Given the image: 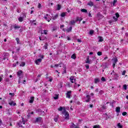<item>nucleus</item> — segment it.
<instances>
[{
	"label": "nucleus",
	"instance_id": "nucleus-32",
	"mask_svg": "<svg viewBox=\"0 0 128 128\" xmlns=\"http://www.w3.org/2000/svg\"><path fill=\"white\" fill-rule=\"evenodd\" d=\"M44 50H48V44H46L44 46Z\"/></svg>",
	"mask_w": 128,
	"mask_h": 128
},
{
	"label": "nucleus",
	"instance_id": "nucleus-19",
	"mask_svg": "<svg viewBox=\"0 0 128 128\" xmlns=\"http://www.w3.org/2000/svg\"><path fill=\"white\" fill-rule=\"evenodd\" d=\"M72 30V27L70 26V28L66 29V31L67 32H70Z\"/></svg>",
	"mask_w": 128,
	"mask_h": 128
},
{
	"label": "nucleus",
	"instance_id": "nucleus-54",
	"mask_svg": "<svg viewBox=\"0 0 128 128\" xmlns=\"http://www.w3.org/2000/svg\"><path fill=\"white\" fill-rule=\"evenodd\" d=\"M77 42H82V40H80V39H78V40H77Z\"/></svg>",
	"mask_w": 128,
	"mask_h": 128
},
{
	"label": "nucleus",
	"instance_id": "nucleus-60",
	"mask_svg": "<svg viewBox=\"0 0 128 128\" xmlns=\"http://www.w3.org/2000/svg\"><path fill=\"white\" fill-rule=\"evenodd\" d=\"M54 66H56V68H58V66H60V64H56Z\"/></svg>",
	"mask_w": 128,
	"mask_h": 128
},
{
	"label": "nucleus",
	"instance_id": "nucleus-34",
	"mask_svg": "<svg viewBox=\"0 0 128 128\" xmlns=\"http://www.w3.org/2000/svg\"><path fill=\"white\" fill-rule=\"evenodd\" d=\"M118 128H122V124H120V123H118Z\"/></svg>",
	"mask_w": 128,
	"mask_h": 128
},
{
	"label": "nucleus",
	"instance_id": "nucleus-2",
	"mask_svg": "<svg viewBox=\"0 0 128 128\" xmlns=\"http://www.w3.org/2000/svg\"><path fill=\"white\" fill-rule=\"evenodd\" d=\"M62 114H64L65 120H69V118H70V114H68V112L66 111V110L64 109L62 111Z\"/></svg>",
	"mask_w": 128,
	"mask_h": 128
},
{
	"label": "nucleus",
	"instance_id": "nucleus-47",
	"mask_svg": "<svg viewBox=\"0 0 128 128\" xmlns=\"http://www.w3.org/2000/svg\"><path fill=\"white\" fill-rule=\"evenodd\" d=\"M126 112H123L122 113V116H126Z\"/></svg>",
	"mask_w": 128,
	"mask_h": 128
},
{
	"label": "nucleus",
	"instance_id": "nucleus-56",
	"mask_svg": "<svg viewBox=\"0 0 128 128\" xmlns=\"http://www.w3.org/2000/svg\"><path fill=\"white\" fill-rule=\"evenodd\" d=\"M4 56H10V54H8V53H5Z\"/></svg>",
	"mask_w": 128,
	"mask_h": 128
},
{
	"label": "nucleus",
	"instance_id": "nucleus-10",
	"mask_svg": "<svg viewBox=\"0 0 128 128\" xmlns=\"http://www.w3.org/2000/svg\"><path fill=\"white\" fill-rule=\"evenodd\" d=\"M72 94V91H68L66 94V98H70V94Z\"/></svg>",
	"mask_w": 128,
	"mask_h": 128
},
{
	"label": "nucleus",
	"instance_id": "nucleus-33",
	"mask_svg": "<svg viewBox=\"0 0 128 128\" xmlns=\"http://www.w3.org/2000/svg\"><path fill=\"white\" fill-rule=\"evenodd\" d=\"M97 54H98V56H102V52H97Z\"/></svg>",
	"mask_w": 128,
	"mask_h": 128
},
{
	"label": "nucleus",
	"instance_id": "nucleus-21",
	"mask_svg": "<svg viewBox=\"0 0 128 128\" xmlns=\"http://www.w3.org/2000/svg\"><path fill=\"white\" fill-rule=\"evenodd\" d=\"M71 58H73V60H76V54H74L71 56Z\"/></svg>",
	"mask_w": 128,
	"mask_h": 128
},
{
	"label": "nucleus",
	"instance_id": "nucleus-38",
	"mask_svg": "<svg viewBox=\"0 0 128 128\" xmlns=\"http://www.w3.org/2000/svg\"><path fill=\"white\" fill-rule=\"evenodd\" d=\"M44 55H42V54H40L38 56V58H42V60L44 58Z\"/></svg>",
	"mask_w": 128,
	"mask_h": 128
},
{
	"label": "nucleus",
	"instance_id": "nucleus-40",
	"mask_svg": "<svg viewBox=\"0 0 128 128\" xmlns=\"http://www.w3.org/2000/svg\"><path fill=\"white\" fill-rule=\"evenodd\" d=\"M61 16H62V18H64V16H66V13H64V12L62 13V14H61Z\"/></svg>",
	"mask_w": 128,
	"mask_h": 128
},
{
	"label": "nucleus",
	"instance_id": "nucleus-58",
	"mask_svg": "<svg viewBox=\"0 0 128 128\" xmlns=\"http://www.w3.org/2000/svg\"><path fill=\"white\" fill-rule=\"evenodd\" d=\"M100 94H104V91H102V90H100Z\"/></svg>",
	"mask_w": 128,
	"mask_h": 128
},
{
	"label": "nucleus",
	"instance_id": "nucleus-16",
	"mask_svg": "<svg viewBox=\"0 0 128 128\" xmlns=\"http://www.w3.org/2000/svg\"><path fill=\"white\" fill-rule=\"evenodd\" d=\"M14 28L15 30H18L19 28H20V26H18V25H16V24H15V25L14 26Z\"/></svg>",
	"mask_w": 128,
	"mask_h": 128
},
{
	"label": "nucleus",
	"instance_id": "nucleus-53",
	"mask_svg": "<svg viewBox=\"0 0 128 128\" xmlns=\"http://www.w3.org/2000/svg\"><path fill=\"white\" fill-rule=\"evenodd\" d=\"M16 12H17L20 14V12H22V10H20V9H17Z\"/></svg>",
	"mask_w": 128,
	"mask_h": 128
},
{
	"label": "nucleus",
	"instance_id": "nucleus-24",
	"mask_svg": "<svg viewBox=\"0 0 128 128\" xmlns=\"http://www.w3.org/2000/svg\"><path fill=\"white\" fill-rule=\"evenodd\" d=\"M113 20H114V22H118V18H116L115 16H113Z\"/></svg>",
	"mask_w": 128,
	"mask_h": 128
},
{
	"label": "nucleus",
	"instance_id": "nucleus-8",
	"mask_svg": "<svg viewBox=\"0 0 128 128\" xmlns=\"http://www.w3.org/2000/svg\"><path fill=\"white\" fill-rule=\"evenodd\" d=\"M70 80L72 84H74V82H76V78H74V76H71Z\"/></svg>",
	"mask_w": 128,
	"mask_h": 128
},
{
	"label": "nucleus",
	"instance_id": "nucleus-29",
	"mask_svg": "<svg viewBox=\"0 0 128 128\" xmlns=\"http://www.w3.org/2000/svg\"><path fill=\"white\" fill-rule=\"evenodd\" d=\"M81 12H88V10L83 8L81 10Z\"/></svg>",
	"mask_w": 128,
	"mask_h": 128
},
{
	"label": "nucleus",
	"instance_id": "nucleus-31",
	"mask_svg": "<svg viewBox=\"0 0 128 128\" xmlns=\"http://www.w3.org/2000/svg\"><path fill=\"white\" fill-rule=\"evenodd\" d=\"M123 88L125 90H126L128 88V86H126V84H124L123 86Z\"/></svg>",
	"mask_w": 128,
	"mask_h": 128
},
{
	"label": "nucleus",
	"instance_id": "nucleus-64",
	"mask_svg": "<svg viewBox=\"0 0 128 128\" xmlns=\"http://www.w3.org/2000/svg\"><path fill=\"white\" fill-rule=\"evenodd\" d=\"M28 114H29V115H30V114H34V112H32L29 113Z\"/></svg>",
	"mask_w": 128,
	"mask_h": 128
},
{
	"label": "nucleus",
	"instance_id": "nucleus-63",
	"mask_svg": "<svg viewBox=\"0 0 128 128\" xmlns=\"http://www.w3.org/2000/svg\"><path fill=\"white\" fill-rule=\"evenodd\" d=\"M67 38L68 40H70V36H67Z\"/></svg>",
	"mask_w": 128,
	"mask_h": 128
},
{
	"label": "nucleus",
	"instance_id": "nucleus-35",
	"mask_svg": "<svg viewBox=\"0 0 128 128\" xmlns=\"http://www.w3.org/2000/svg\"><path fill=\"white\" fill-rule=\"evenodd\" d=\"M116 18H120V14H118V12H116L115 14Z\"/></svg>",
	"mask_w": 128,
	"mask_h": 128
},
{
	"label": "nucleus",
	"instance_id": "nucleus-52",
	"mask_svg": "<svg viewBox=\"0 0 128 128\" xmlns=\"http://www.w3.org/2000/svg\"><path fill=\"white\" fill-rule=\"evenodd\" d=\"M10 96H14V93H10Z\"/></svg>",
	"mask_w": 128,
	"mask_h": 128
},
{
	"label": "nucleus",
	"instance_id": "nucleus-17",
	"mask_svg": "<svg viewBox=\"0 0 128 128\" xmlns=\"http://www.w3.org/2000/svg\"><path fill=\"white\" fill-rule=\"evenodd\" d=\"M88 6H93L94 2L90 1L89 2H88Z\"/></svg>",
	"mask_w": 128,
	"mask_h": 128
},
{
	"label": "nucleus",
	"instance_id": "nucleus-9",
	"mask_svg": "<svg viewBox=\"0 0 128 128\" xmlns=\"http://www.w3.org/2000/svg\"><path fill=\"white\" fill-rule=\"evenodd\" d=\"M42 59L38 58L35 60V64L38 65L42 62Z\"/></svg>",
	"mask_w": 128,
	"mask_h": 128
},
{
	"label": "nucleus",
	"instance_id": "nucleus-46",
	"mask_svg": "<svg viewBox=\"0 0 128 128\" xmlns=\"http://www.w3.org/2000/svg\"><path fill=\"white\" fill-rule=\"evenodd\" d=\"M94 34V30H91L90 31V34Z\"/></svg>",
	"mask_w": 128,
	"mask_h": 128
},
{
	"label": "nucleus",
	"instance_id": "nucleus-15",
	"mask_svg": "<svg viewBox=\"0 0 128 128\" xmlns=\"http://www.w3.org/2000/svg\"><path fill=\"white\" fill-rule=\"evenodd\" d=\"M9 104H10V106H16V104L14 103V101H12V102H9Z\"/></svg>",
	"mask_w": 128,
	"mask_h": 128
},
{
	"label": "nucleus",
	"instance_id": "nucleus-4",
	"mask_svg": "<svg viewBox=\"0 0 128 128\" xmlns=\"http://www.w3.org/2000/svg\"><path fill=\"white\" fill-rule=\"evenodd\" d=\"M26 18V14L24 13L23 14V16H20L18 18V20L20 22H24V19Z\"/></svg>",
	"mask_w": 128,
	"mask_h": 128
},
{
	"label": "nucleus",
	"instance_id": "nucleus-18",
	"mask_svg": "<svg viewBox=\"0 0 128 128\" xmlns=\"http://www.w3.org/2000/svg\"><path fill=\"white\" fill-rule=\"evenodd\" d=\"M116 112H118V113L120 112V107L116 108Z\"/></svg>",
	"mask_w": 128,
	"mask_h": 128
},
{
	"label": "nucleus",
	"instance_id": "nucleus-55",
	"mask_svg": "<svg viewBox=\"0 0 128 128\" xmlns=\"http://www.w3.org/2000/svg\"><path fill=\"white\" fill-rule=\"evenodd\" d=\"M72 128H76V124H72Z\"/></svg>",
	"mask_w": 128,
	"mask_h": 128
},
{
	"label": "nucleus",
	"instance_id": "nucleus-39",
	"mask_svg": "<svg viewBox=\"0 0 128 128\" xmlns=\"http://www.w3.org/2000/svg\"><path fill=\"white\" fill-rule=\"evenodd\" d=\"M90 58H87V60L86 61V64H90V62L89 60Z\"/></svg>",
	"mask_w": 128,
	"mask_h": 128
},
{
	"label": "nucleus",
	"instance_id": "nucleus-50",
	"mask_svg": "<svg viewBox=\"0 0 128 128\" xmlns=\"http://www.w3.org/2000/svg\"><path fill=\"white\" fill-rule=\"evenodd\" d=\"M64 66V64H62V63H60L59 64L60 68H62V66Z\"/></svg>",
	"mask_w": 128,
	"mask_h": 128
},
{
	"label": "nucleus",
	"instance_id": "nucleus-5",
	"mask_svg": "<svg viewBox=\"0 0 128 128\" xmlns=\"http://www.w3.org/2000/svg\"><path fill=\"white\" fill-rule=\"evenodd\" d=\"M25 124L26 122L24 120V118H22V121H19L18 122H17V124L20 126V128H22V124Z\"/></svg>",
	"mask_w": 128,
	"mask_h": 128
},
{
	"label": "nucleus",
	"instance_id": "nucleus-28",
	"mask_svg": "<svg viewBox=\"0 0 128 128\" xmlns=\"http://www.w3.org/2000/svg\"><path fill=\"white\" fill-rule=\"evenodd\" d=\"M26 66V62H22L20 64V66Z\"/></svg>",
	"mask_w": 128,
	"mask_h": 128
},
{
	"label": "nucleus",
	"instance_id": "nucleus-25",
	"mask_svg": "<svg viewBox=\"0 0 128 128\" xmlns=\"http://www.w3.org/2000/svg\"><path fill=\"white\" fill-rule=\"evenodd\" d=\"M74 23H75V22H74V20H71V21L70 22V24L71 26H74Z\"/></svg>",
	"mask_w": 128,
	"mask_h": 128
},
{
	"label": "nucleus",
	"instance_id": "nucleus-1",
	"mask_svg": "<svg viewBox=\"0 0 128 128\" xmlns=\"http://www.w3.org/2000/svg\"><path fill=\"white\" fill-rule=\"evenodd\" d=\"M17 76L19 78L18 84H24V82H26V81L24 78V74L22 73V70H19L17 72Z\"/></svg>",
	"mask_w": 128,
	"mask_h": 128
},
{
	"label": "nucleus",
	"instance_id": "nucleus-41",
	"mask_svg": "<svg viewBox=\"0 0 128 128\" xmlns=\"http://www.w3.org/2000/svg\"><path fill=\"white\" fill-rule=\"evenodd\" d=\"M116 2H118V0H114V2H113V6H116Z\"/></svg>",
	"mask_w": 128,
	"mask_h": 128
},
{
	"label": "nucleus",
	"instance_id": "nucleus-62",
	"mask_svg": "<svg viewBox=\"0 0 128 128\" xmlns=\"http://www.w3.org/2000/svg\"><path fill=\"white\" fill-rule=\"evenodd\" d=\"M95 92H98V88H96V89L95 90Z\"/></svg>",
	"mask_w": 128,
	"mask_h": 128
},
{
	"label": "nucleus",
	"instance_id": "nucleus-42",
	"mask_svg": "<svg viewBox=\"0 0 128 128\" xmlns=\"http://www.w3.org/2000/svg\"><path fill=\"white\" fill-rule=\"evenodd\" d=\"M54 100H58V94H56L54 97Z\"/></svg>",
	"mask_w": 128,
	"mask_h": 128
},
{
	"label": "nucleus",
	"instance_id": "nucleus-26",
	"mask_svg": "<svg viewBox=\"0 0 128 128\" xmlns=\"http://www.w3.org/2000/svg\"><path fill=\"white\" fill-rule=\"evenodd\" d=\"M58 116H56L54 118V122H56L58 120Z\"/></svg>",
	"mask_w": 128,
	"mask_h": 128
},
{
	"label": "nucleus",
	"instance_id": "nucleus-27",
	"mask_svg": "<svg viewBox=\"0 0 128 128\" xmlns=\"http://www.w3.org/2000/svg\"><path fill=\"white\" fill-rule=\"evenodd\" d=\"M113 60H114L113 64H116V62H118V58H114Z\"/></svg>",
	"mask_w": 128,
	"mask_h": 128
},
{
	"label": "nucleus",
	"instance_id": "nucleus-14",
	"mask_svg": "<svg viewBox=\"0 0 128 128\" xmlns=\"http://www.w3.org/2000/svg\"><path fill=\"white\" fill-rule=\"evenodd\" d=\"M34 97L32 96L30 98V99L29 101V102L30 104H32V102H34Z\"/></svg>",
	"mask_w": 128,
	"mask_h": 128
},
{
	"label": "nucleus",
	"instance_id": "nucleus-59",
	"mask_svg": "<svg viewBox=\"0 0 128 128\" xmlns=\"http://www.w3.org/2000/svg\"><path fill=\"white\" fill-rule=\"evenodd\" d=\"M2 120H0V126H2Z\"/></svg>",
	"mask_w": 128,
	"mask_h": 128
},
{
	"label": "nucleus",
	"instance_id": "nucleus-30",
	"mask_svg": "<svg viewBox=\"0 0 128 128\" xmlns=\"http://www.w3.org/2000/svg\"><path fill=\"white\" fill-rule=\"evenodd\" d=\"M16 64H18V62H17L16 63H14L12 64L13 68H14V67L16 66Z\"/></svg>",
	"mask_w": 128,
	"mask_h": 128
},
{
	"label": "nucleus",
	"instance_id": "nucleus-22",
	"mask_svg": "<svg viewBox=\"0 0 128 128\" xmlns=\"http://www.w3.org/2000/svg\"><path fill=\"white\" fill-rule=\"evenodd\" d=\"M60 8H62V6L58 4L57 6V10H60Z\"/></svg>",
	"mask_w": 128,
	"mask_h": 128
},
{
	"label": "nucleus",
	"instance_id": "nucleus-44",
	"mask_svg": "<svg viewBox=\"0 0 128 128\" xmlns=\"http://www.w3.org/2000/svg\"><path fill=\"white\" fill-rule=\"evenodd\" d=\"M101 80H102V82H106V78H104V77H102L101 78Z\"/></svg>",
	"mask_w": 128,
	"mask_h": 128
},
{
	"label": "nucleus",
	"instance_id": "nucleus-61",
	"mask_svg": "<svg viewBox=\"0 0 128 128\" xmlns=\"http://www.w3.org/2000/svg\"><path fill=\"white\" fill-rule=\"evenodd\" d=\"M112 66H113L114 68V66H116V63H113Z\"/></svg>",
	"mask_w": 128,
	"mask_h": 128
},
{
	"label": "nucleus",
	"instance_id": "nucleus-7",
	"mask_svg": "<svg viewBox=\"0 0 128 128\" xmlns=\"http://www.w3.org/2000/svg\"><path fill=\"white\" fill-rule=\"evenodd\" d=\"M35 122H42V117L36 118Z\"/></svg>",
	"mask_w": 128,
	"mask_h": 128
},
{
	"label": "nucleus",
	"instance_id": "nucleus-23",
	"mask_svg": "<svg viewBox=\"0 0 128 128\" xmlns=\"http://www.w3.org/2000/svg\"><path fill=\"white\" fill-rule=\"evenodd\" d=\"M98 82H100V78H95L94 79V84H98Z\"/></svg>",
	"mask_w": 128,
	"mask_h": 128
},
{
	"label": "nucleus",
	"instance_id": "nucleus-45",
	"mask_svg": "<svg viewBox=\"0 0 128 128\" xmlns=\"http://www.w3.org/2000/svg\"><path fill=\"white\" fill-rule=\"evenodd\" d=\"M16 42H17V44H20V38H16Z\"/></svg>",
	"mask_w": 128,
	"mask_h": 128
},
{
	"label": "nucleus",
	"instance_id": "nucleus-20",
	"mask_svg": "<svg viewBox=\"0 0 128 128\" xmlns=\"http://www.w3.org/2000/svg\"><path fill=\"white\" fill-rule=\"evenodd\" d=\"M82 18H80V17L76 18V22H82Z\"/></svg>",
	"mask_w": 128,
	"mask_h": 128
},
{
	"label": "nucleus",
	"instance_id": "nucleus-48",
	"mask_svg": "<svg viewBox=\"0 0 128 128\" xmlns=\"http://www.w3.org/2000/svg\"><path fill=\"white\" fill-rule=\"evenodd\" d=\"M126 71L124 70L122 73V76H124L126 74Z\"/></svg>",
	"mask_w": 128,
	"mask_h": 128
},
{
	"label": "nucleus",
	"instance_id": "nucleus-36",
	"mask_svg": "<svg viewBox=\"0 0 128 128\" xmlns=\"http://www.w3.org/2000/svg\"><path fill=\"white\" fill-rule=\"evenodd\" d=\"M58 110L59 112H62V106H60V108H58Z\"/></svg>",
	"mask_w": 128,
	"mask_h": 128
},
{
	"label": "nucleus",
	"instance_id": "nucleus-51",
	"mask_svg": "<svg viewBox=\"0 0 128 128\" xmlns=\"http://www.w3.org/2000/svg\"><path fill=\"white\" fill-rule=\"evenodd\" d=\"M6 82H10V79L8 78H6L5 79Z\"/></svg>",
	"mask_w": 128,
	"mask_h": 128
},
{
	"label": "nucleus",
	"instance_id": "nucleus-6",
	"mask_svg": "<svg viewBox=\"0 0 128 128\" xmlns=\"http://www.w3.org/2000/svg\"><path fill=\"white\" fill-rule=\"evenodd\" d=\"M111 74H113L114 75V80H118V75L117 74H114V71H113L112 73Z\"/></svg>",
	"mask_w": 128,
	"mask_h": 128
},
{
	"label": "nucleus",
	"instance_id": "nucleus-3",
	"mask_svg": "<svg viewBox=\"0 0 128 128\" xmlns=\"http://www.w3.org/2000/svg\"><path fill=\"white\" fill-rule=\"evenodd\" d=\"M44 18L48 22H50L52 20V17L50 16V15L48 14H46V15H44Z\"/></svg>",
	"mask_w": 128,
	"mask_h": 128
},
{
	"label": "nucleus",
	"instance_id": "nucleus-13",
	"mask_svg": "<svg viewBox=\"0 0 128 128\" xmlns=\"http://www.w3.org/2000/svg\"><path fill=\"white\" fill-rule=\"evenodd\" d=\"M58 18V14H56L55 16H52V20H56V18Z\"/></svg>",
	"mask_w": 128,
	"mask_h": 128
},
{
	"label": "nucleus",
	"instance_id": "nucleus-57",
	"mask_svg": "<svg viewBox=\"0 0 128 128\" xmlns=\"http://www.w3.org/2000/svg\"><path fill=\"white\" fill-rule=\"evenodd\" d=\"M86 68L87 70H88V68H90V66H89L88 65H86Z\"/></svg>",
	"mask_w": 128,
	"mask_h": 128
},
{
	"label": "nucleus",
	"instance_id": "nucleus-43",
	"mask_svg": "<svg viewBox=\"0 0 128 128\" xmlns=\"http://www.w3.org/2000/svg\"><path fill=\"white\" fill-rule=\"evenodd\" d=\"M39 38H40V40H46V38L45 37L44 38H42L40 37Z\"/></svg>",
	"mask_w": 128,
	"mask_h": 128
},
{
	"label": "nucleus",
	"instance_id": "nucleus-11",
	"mask_svg": "<svg viewBox=\"0 0 128 128\" xmlns=\"http://www.w3.org/2000/svg\"><path fill=\"white\" fill-rule=\"evenodd\" d=\"M86 98L87 100H86V102H90V95H87L86 96Z\"/></svg>",
	"mask_w": 128,
	"mask_h": 128
},
{
	"label": "nucleus",
	"instance_id": "nucleus-49",
	"mask_svg": "<svg viewBox=\"0 0 128 128\" xmlns=\"http://www.w3.org/2000/svg\"><path fill=\"white\" fill-rule=\"evenodd\" d=\"M42 8V4H38V8Z\"/></svg>",
	"mask_w": 128,
	"mask_h": 128
},
{
	"label": "nucleus",
	"instance_id": "nucleus-37",
	"mask_svg": "<svg viewBox=\"0 0 128 128\" xmlns=\"http://www.w3.org/2000/svg\"><path fill=\"white\" fill-rule=\"evenodd\" d=\"M43 33L44 34H48V30H44Z\"/></svg>",
	"mask_w": 128,
	"mask_h": 128
},
{
	"label": "nucleus",
	"instance_id": "nucleus-12",
	"mask_svg": "<svg viewBox=\"0 0 128 128\" xmlns=\"http://www.w3.org/2000/svg\"><path fill=\"white\" fill-rule=\"evenodd\" d=\"M104 40V38L100 36L98 37V42H102Z\"/></svg>",
	"mask_w": 128,
	"mask_h": 128
}]
</instances>
